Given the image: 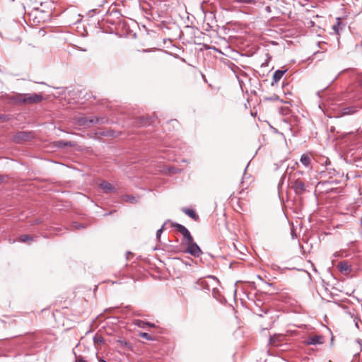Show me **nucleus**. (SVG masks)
Segmentation results:
<instances>
[{
	"label": "nucleus",
	"mask_w": 362,
	"mask_h": 362,
	"mask_svg": "<svg viewBox=\"0 0 362 362\" xmlns=\"http://www.w3.org/2000/svg\"><path fill=\"white\" fill-rule=\"evenodd\" d=\"M235 1L240 4H254L257 0H235Z\"/></svg>",
	"instance_id": "16"
},
{
	"label": "nucleus",
	"mask_w": 362,
	"mask_h": 362,
	"mask_svg": "<svg viewBox=\"0 0 362 362\" xmlns=\"http://www.w3.org/2000/svg\"><path fill=\"white\" fill-rule=\"evenodd\" d=\"M2 116L0 115V118H1Z\"/></svg>",
	"instance_id": "29"
},
{
	"label": "nucleus",
	"mask_w": 362,
	"mask_h": 362,
	"mask_svg": "<svg viewBox=\"0 0 362 362\" xmlns=\"http://www.w3.org/2000/svg\"><path fill=\"white\" fill-rule=\"evenodd\" d=\"M285 71L277 70L274 72L273 75V81L274 83H277L284 76Z\"/></svg>",
	"instance_id": "10"
},
{
	"label": "nucleus",
	"mask_w": 362,
	"mask_h": 362,
	"mask_svg": "<svg viewBox=\"0 0 362 362\" xmlns=\"http://www.w3.org/2000/svg\"><path fill=\"white\" fill-rule=\"evenodd\" d=\"M122 200L126 202H130L132 204L137 202V199L135 197H133V196L129 195V194L123 196Z\"/></svg>",
	"instance_id": "11"
},
{
	"label": "nucleus",
	"mask_w": 362,
	"mask_h": 362,
	"mask_svg": "<svg viewBox=\"0 0 362 362\" xmlns=\"http://www.w3.org/2000/svg\"><path fill=\"white\" fill-rule=\"evenodd\" d=\"M161 231H162V229L158 230V232H157V235H158L159 233H160V232H161Z\"/></svg>",
	"instance_id": "25"
},
{
	"label": "nucleus",
	"mask_w": 362,
	"mask_h": 362,
	"mask_svg": "<svg viewBox=\"0 0 362 362\" xmlns=\"http://www.w3.org/2000/svg\"><path fill=\"white\" fill-rule=\"evenodd\" d=\"M182 235L184 237V240L185 241L186 244H188V243H191L194 240L192 236L191 235L188 230H187Z\"/></svg>",
	"instance_id": "13"
},
{
	"label": "nucleus",
	"mask_w": 362,
	"mask_h": 362,
	"mask_svg": "<svg viewBox=\"0 0 362 362\" xmlns=\"http://www.w3.org/2000/svg\"><path fill=\"white\" fill-rule=\"evenodd\" d=\"M324 341V338L321 336H313L309 338L308 344H322Z\"/></svg>",
	"instance_id": "9"
},
{
	"label": "nucleus",
	"mask_w": 362,
	"mask_h": 362,
	"mask_svg": "<svg viewBox=\"0 0 362 362\" xmlns=\"http://www.w3.org/2000/svg\"><path fill=\"white\" fill-rule=\"evenodd\" d=\"M292 188L298 194H303L306 189L304 182L300 177L293 179V181L292 182Z\"/></svg>",
	"instance_id": "3"
},
{
	"label": "nucleus",
	"mask_w": 362,
	"mask_h": 362,
	"mask_svg": "<svg viewBox=\"0 0 362 362\" xmlns=\"http://www.w3.org/2000/svg\"><path fill=\"white\" fill-rule=\"evenodd\" d=\"M57 144H58V146L59 147H62V146H74V144H71V142L65 143V142H63V141H58Z\"/></svg>",
	"instance_id": "21"
},
{
	"label": "nucleus",
	"mask_w": 362,
	"mask_h": 362,
	"mask_svg": "<svg viewBox=\"0 0 362 362\" xmlns=\"http://www.w3.org/2000/svg\"><path fill=\"white\" fill-rule=\"evenodd\" d=\"M100 187L104 190L105 192H111L115 191V187L109 182L103 181L100 184Z\"/></svg>",
	"instance_id": "7"
},
{
	"label": "nucleus",
	"mask_w": 362,
	"mask_h": 362,
	"mask_svg": "<svg viewBox=\"0 0 362 362\" xmlns=\"http://www.w3.org/2000/svg\"><path fill=\"white\" fill-rule=\"evenodd\" d=\"M16 100L18 103L24 104H36L42 100V95L41 94H20L16 96Z\"/></svg>",
	"instance_id": "1"
},
{
	"label": "nucleus",
	"mask_w": 362,
	"mask_h": 362,
	"mask_svg": "<svg viewBox=\"0 0 362 362\" xmlns=\"http://www.w3.org/2000/svg\"><path fill=\"white\" fill-rule=\"evenodd\" d=\"M27 138V135L24 132H20L16 135V139L18 140H25Z\"/></svg>",
	"instance_id": "20"
},
{
	"label": "nucleus",
	"mask_w": 362,
	"mask_h": 362,
	"mask_svg": "<svg viewBox=\"0 0 362 362\" xmlns=\"http://www.w3.org/2000/svg\"><path fill=\"white\" fill-rule=\"evenodd\" d=\"M139 327L144 328L146 325L150 326V327H154V325L148 323V322H144L141 320H138L136 323Z\"/></svg>",
	"instance_id": "17"
},
{
	"label": "nucleus",
	"mask_w": 362,
	"mask_h": 362,
	"mask_svg": "<svg viewBox=\"0 0 362 362\" xmlns=\"http://www.w3.org/2000/svg\"><path fill=\"white\" fill-rule=\"evenodd\" d=\"M300 163L305 167H309L311 163V156L308 154H303L300 159Z\"/></svg>",
	"instance_id": "8"
},
{
	"label": "nucleus",
	"mask_w": 362,
	"mask_h": 362,
	"mask_svg": "<svg viewBox=\"0 0 362 362\" xmlns=\"http://www.w3.org/2000/svg\"><path fill=\"white\" fill-rule=\"evenodd\" d=\"M303 174V172L301 170H297L296 173L293 174V179H296L297 177H300Z\"/></svg>",
	"instance_id": "22"
},
{
	"label": "nucleus",
	"mask_w": 362,
	"mask_h": 362,
	"mask_svg": "<svg viewBox=\"0 0 362 362\" xmlns=\"http://www.w3.org/2000/svg\"><path fill=\"white\" fill-rule=\"evenodd\" d=\"M337 22L335 25L332 26V29L334 30L335 33L338 35L339 32V26L341 25V21L339 18H337Z\"/></svg>",
	"instance_id": "15"
},
{
	"label": "nucleus",
	"mask_w": 362,
	"mask_h": 362,
	"mask_svg": "<svg viewBox=\"0 0 362 362\" xmlns=\"http://www.w3.org/2000/svg\"><path fill=\"white\" fill-rule=\"evenodd\" d=\"M270 342H271V344H273V345H275V346L276 345V343H275V341H274V338H271V339H270Z\"/></svg>",
	"instance_id": "23"
},
{
	"label": "nucleus",
	"mask_w": 362,
	"mask_h": 362,
	"mask_svg": "<svg viewBox=\"0 0 362 362\" xmlns=\"http://www.w3.org/2000/svg\"><path fill=\"white\" fill-rule=\"evenodd\" d=\"M187 252L194 255V257H199L202 254V250L199 247L194 243V240L191 243H188Z\"/></svg>",
	"instance_id": "4"
},
{
	"label": "nucleus",
	"mask_w": 362,
	"mask_h": 362,
	"mask_svg": "<svg viewBox=\"0 0 362 362\" xmlns=\"http://www.w3.org/2000/svg\"><path fill=\"white\" fill-rule=\"evenodd\" d=\"M298 166H299L298 163H297V162H296V163H295L294 166H293L292 168H293V169H295V168H298Z\"/></svg>",
	"instance_id": "24"
},
{
	"label": "nucleus",
	"mask_w": 362,
	"mask_h": 362,
	"mask_svg": "<svg viewBox=\"0 0 362 362\" xmlns=\"http://www.w3.org/2000/svg\"><path fill=\"white\" fill-rule=\"evenodd\" d=\"M18 240L21 242L27 243V242H30V241L33 240V238L30 235H21L19 237Z\"/></svg>",
	"instance_id": "14"
},
{
	"label": "nucleus",
	"mask_w": 362,
	"mask_h": 362,
	"mask_svg": "<svg viewBox=\"0 0 362 362\" xmlns=\"http://www.w3.org/2000/svg\"><path fill=\"white\" fill-rule=\"evenodd\" d=\"M360 85L362 86V78L360 81Z\"/></svg>",
	"instance_id": "27"
},
{
	"label": "nucleus",
	"mask_w": 362,
	"mask_h": 362,
	"mask_svg": "<svg viewBox=\"0 0 362 362\" xmlns=\"http://www.w3.org/2000/svg\"><path fill=\"white\" fill-rule=\"evenodd\" d=\"M139 336L147 340H153V337L146 332H140Z\"/></svg>",
	"instance_id": "18"
},
{
	"label": "nucleus",
	"mask_w": 362,
	"mask_h": 362,
	"mask_svg": "<svg viewBox=\"0 0 362 362\" xmlns=\"http://www.w3.org/2000/svg\"><path fill=\"white\" fill-rule=\"evenodd\" d=\"M100 362H106L105 361H104L103 359H100L99 360Z\"/></svg>",
	"instance_id": "26"
},
{
	"label": "nucleus",
	"mask_w": 362,
	"mask_h": 362,
	"mask_svg": "<svg viewBox=\"0 0 362 362\" xmlns=\"http://www.w3.org/2000/svg\"><path fill=\"white\" fill-rule=\"evenodd\" d=\"M172 226L175 228L178 232L182 233V235H183L184 233L187 230L184 226L179 223H173Z\"/></svg>",
	"instance_id": "12"
},
{
	"label": "nucleus",
	"mask_w": 362,
	"mask_h": 362,
	"mask_svg": "<svg viewBox=\"0 0 362 362\" xmlns=\"http://www.w3.org/2000/svg\"><path fill=\"white\" fill-rule=\"evenodd\" d=\"M182 211L194 221H199V217L193 209L184 208L182 209Z\"/></svg>",
	"instance_id": "6"
},
{
	"label": "nucleus",
	"mask_w": 362,
	"mask_h": 362,
	"mask_svg": "<svg viewBox=\"0 0 362 362\" xmlns=\"http://www.w3.org/2000/svg\"><path fill=\"white\" fill-rule=\"evenodd\" d=\"M79 362H86L85 361L80 360Z\"/></svg>",
	"instance_id": "28"
},
{
	"label": "nucleus",
	"mask_w": 362,
	"mask_h": 362,
	"mask_svg": "<svg viewBox=\"0 0 362 362\" xmlns=\"http://www.w3.org/2000/svg\"><path fill=\"white\" fill-rule=\"evenodd\" d=\"M94 341L96 344H102L104 342V339L101 336L96 335L94 337Z\"/></svg>",
	"instance_id": "19"
},
{
	"label": "nucleus",
	"mask_w": 362,
	"mask_h": 362,
	"mask_svg": "<svg viewBox=\"0 0 362 362\" xmlns=\"http://www.w3.org/2000/svg\"><path fill=\"white\" fill-rule=\"evenodd\" d=\"M340 272L348 274L351 272L350 265L346 262H340L337 265Z\"/></svg>",
	"instance_id": "5"
},
{
	"label": "nucleus",
	"mask_w": 362,
	"mask_h": 362,
	"mask_svg": "<svg viewBox=\"0 0 362 362\" xmlns=\"http://www.w3.org/2000/svg\"><path fill=\"white\" fill-rule=\"evenodd\" d=\"M106 120L107 119L105 117H91L88 118L86 117H79L76 119V123L79 126L90 127L95 124H103Z\"/></svg>",
	"instance_id": "2"
}]
</instances>
